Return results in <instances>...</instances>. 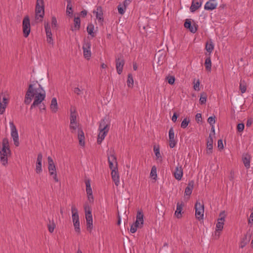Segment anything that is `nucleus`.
Returning <instances> with one entry per match:
<instances>
[{"label": "nucleus", "instance_id": "f257e3e1", "mask_svg": "<svg viewBox=\"0 0 253 253\" xmlns=\"http://www.w3.org/2000/svg\"><path fill=\"white\" fill-rule=\"evenodd\" d=\"M45 91L41 85L37 83L30 84L26 92L24 102L26 104H30L32 99H34L31 109L38 106L44 100Z\"/></svg>", "mask_w": 253, "mask_h": 253}, {"label": "nucleus", "instance_id": "f03ea898", "mask_svg": "<svg viewBox=\"0 0 253 253\" xmlns=\"http://www.w3.org/2000/svg\"><path fill=\"white\" fill-rule=\"evenodd\" d=\"M11 155L8 140L4 138L0 144V162L2 166H5L8 164V158Z\"/></svg>", "mask_w": 253, "mask_h": 253}, {"label": "nucleus", "instance_id": "7ed1b4c3", "mask_svg": "<svg viewBox=\"0 0 253 253\" xmlns=\"http://www.w3.org/2000/svg\"><path fill=\"white\" fill-rule=\"evenodd\" d=\"M110 129V124L108 120L105 119H102L99 123L98 131L97 142L100 144L104 139Z\"/></svg>", "mask_w": 253, "mask_h": 253}, {"label": "nucleus", "instance_id": "20e7f679", "mask_svg": "<svg viewBox=\"0 0 253 253\" xmlns=\"http://www.w3.org/2000/svg\"><path fill=\"white\" fill-rule=\"evenodd\" d=\"M226 217V213L224 211L220 212L219 217L217 219L215 230L213 234V237L214 239H218L219 238L221 232L223 229Z\"/></svg>", "mask_w": 253, "mask_h": 253}, {"label": "nucleus", "instance_id": "39448f33", "mask_svg": "<svg viewBox=\"0 0 253 253\" xmlns=\"http://www.w3.org/2000/svg\"><path fill=\"white\" fill-rule=\"evenodd\" d=\"M44 15V1L43 0H37L35 8V20L36 21V22H42Z\"/></svg>", "mask_w": 253, "mask_h": 253}, {"label": "nucleus", "instance_id": "423d86ee", "mask_svg": "<svg viewBox=\"0 0 253 253\" xmlns=\"http://www.w3.org/2000/svg\"><path fill=\"white\" fill-rule=\"evenodd\" d=\"M47 169L50 176L55 182H58L59 179L57 175V168L53 160L50 156L47 157Z\"/></svg>", "mask_w": 253, "mask_h": 253}, {"label": "nucleus", "instance_id": "0eeeda50", "mask_svg": "<svg viewBox=\"0 0 253 253\" xmlns=\"http://www.w3.org/2000/svg\"><path fill=\"white\" fill-rule=\"evenodd\" d=\"M144 215L143 213L139 211L137 213L136 219L135 222L131 225L130 231L132 233H134L137 231L138 228H141L144 223Z\"/></svg>", "mask_w": 253, "mask_h": 253}, {"label": "nucleus", "instance_id": "6e6552de", "mask_svg": "<svg viewBox=\"0 0 253 253\" xmlns=\"http://www.w3.org/2000/svg\"><path fill=\"white\" fill-rule=\"evenodd\" d=\"M9 126L10 129V135L14 142V144L16 146L19 145V135L18 131L12 121L9 122Z\"/></svg>", "mask_w": 253, "mask_h": 253}, {"label": "nucleus", "instance_id": "1a4fd4ad", "mask_svg": "<svg viewBox=\"0 0 253 253\" xmlns=\"http://www.w3.org/2000/svg\"><path fill=\"white\" fill-rule=\"evenodd\" d=\"M22 31L23 36L27 38L31 32V24L30 18L28 16L24 17L22 21Z\"/></svg>", "mask_w": 253, "mask_h": 253}, {"label": "nucleus", "instance_id": "9d476101", "mask_svg": "<svg viewBox=\"0 0 253 253\" xmlns=\"http://www.w3.org/2000/svg\"><path fill=\"white\" fill-rule=\"evenodd\" d=\"M91 42L89 41H84L83 44V55L86 60H89L91 56Z\"/></svg>", "mask_w": 253, "mask_h": 253}, {"label": "nucleus", "instance_id": "9b49d317", "mask_svg": "<svg viewBox=\"0 0 253 253\" xmlns=\"http://www.w3.org/2000/svg\"><path fill=\"white\" fill-rule=\"evenodd\" d=\"M44 29L46 34V42L49 44L53 46L54 45V41L49 23L46 22L44 23Z\"/></svg>", "mask_w": 253, "mask_h": 253}, {"label": "nucleus", "instance_id": "f8f14e48", "mask_svg": "<svg viewBox=\"0 0 253 253\" xmlns=\"http://www.w3.org/2000/svg\"><path fill=\"white\" fill-rule=\"evenodd\" d=\"M195 216L199 220L203 219L204 213V206L202 203L197 202L195 205Z\"/></svg>", "mask_w": 253, "mask_h": 253}, {"label": "nucleus", "instance_id": "ddd939ff", "mask_svg": "<svg viewBox=\"0 0 253 253\" xmlns=\"http://www.w3.org/2000/svg\"><path fill=\"white\" fill-rule=\"evenodd\" d=\"M85 184L87 200L90 203H93L94 202V197L91 187L90 179H88L85 180Z\"/></svg>", "mask_w": 253, "mask_h": 253}, {"label": "nucleus", "instance_id": "4468645a", "mask_svg": "<svg viewBox=\"0 0 253 253\" xmlns=\"http://www.w3.org/2000/svg\"><path fill=\"white\" fill-rule=\"evenodd\" d=\"M92 13L95 15L96 19L98 21V23L102 24L104 21V15L102 7L97 6L93 10Z\"/></svg>", "mask_w": 253, "mask_h": 253}, {"label": "nucleus", "instance_id": "2eb2a0df", "mask_svg": "<svg viewBox=\"0 0 253 253\" xmlns=\"http://www.w3.org/2000/svg\"><path fill=\"white\" fill-rule=\"evenodd\" d=\"M43 157L41 153L38 154L37 161L35 164V172L37 174H41L42 172V163Z\"/></svg>", "mask_w": 253, "mask_h": 253}, {"label": "nucleus", "instance_id": "dca6fc26", "mask_svg": "<svg viewBox=\"0 0 253 253\" xmlns=\"http://www.w3.org/2000/svg\"><path fill=\"white\" fill-rule=\"evenodd\" d=\"M108 161L110 169L112 170L118 169V163L115 155L111 154L108 156Z\"/></svg>", "mask_w": 253, "mask_h": 253}, {"label": "nucleus", "instance_id": "f3484780", "mask_svg": "<svg viewBox=\"0 0 253 253\" xmlns=\"http://www.w3.org/2000/svg\"><path fill=\"white\" fill-rule=\"evenodd\" d=\"M184 27L193 34L195 33L197 31V25L195 23H192L190 19H186L184 23Z\"/></svg>", "mask_w": 253, "mask_h": 253}, {"label": "nucleus", "instance_id": "a211bd4d", "mask_svg": "<svg viewBox=\"0 0 253 253\" xmlns=\"http://www.w3.org/2000/svg\"><path fill=\"white\" fill-rule=\"evenodd\" d=\"M194 182L192 180L189 182L187 186L186 187L184 191V198L186 199H189L192 192L194 187Z\"/></svg>", "mask_w": 253, "mask_h": 253}, {"label": "nucleus", "instance_id": "6ab92c4d", "mask_svg": "<svg viewBox=\"0 0 253 253\" xmlns=\"http://www.w3.org/2000/svg\"><path fill=\"white\" fill-rule=\"evenodd\" d=\"M8 99L4 96L2 98L0 96V114H2L5 110V108L8 104Z\"/></svg>", "mask_w": 253, "mask_h": 253}, {"label": "nucleus", "instance_id": "aec40b11", "mask_svg": "<svg viewBox=\"0 0 253 253\" xmlns=\"http://www.w3.org/2000/svg\"><path fill=\"white\" fill-rule=\"evenodd\" d=\"M49 109L52 113H56L58 112L59 106L57 103L56 98L53 97L51 99V102L49 105Z\"/></svg>", "mask_w": 253, "mask_h": 253}, {"label": "nucleus", "instance_id": "412c9836", "mask_svg": "<svg viewBox=\"0 0 253 253\" xmlns=\"http://www.w3.org/2000/svg\"><path fill=\"white\" fill-rule=\"evenodd\" d=\"M183 169L181 166H177L173 172V175L176 179L180 180L183 176Z\"/></svg>", "mask_w": 253, "mask_h": 253}, {"label": "nucleus", "instance_id": "4be33fe9", "mask_svg": "<svg viewBox=\"0 0 253 253\" xmlns=\"http://www.w3.org/2000/svg\"><path fill=\"white\" fill-rule=\"evenodd\" d=\"M78 139L79 145L82 147H84L85 144L84 134V131L81 129H78Z\"/></svg>", "mask_w": 253, "mask_h": 253}, {"label": "nucleus", "instance_id": "5701e85b", "mask_svg": "<svg viewBox=\"0 0 253 253\" xmlns=\"http://www.w3.org/2000/svg\"><path fill=\"white\" fill-rule=\"evenodd\" d=\"M217 3L215 0H209L204 6V8L207 10H212L216 8Z\"/></svg>", "mask_w": 253, "mask_h": 253}, {"label": "nucleus", "instance_id": "b1692460", "mask_svg": "<svg viewBox=\"0 0 253 253\" xmlns=\"http://www.w3.org/2000/svg\"><path fill=\"white\" fill-rule=\"evenodd\" d=\"M71 212L73 223L80 222L78 211L75 206H72Z\"/></svg>", "mask_w": 253, "mask_h": 253}, {"label": "nucleus", "instance_id": "393cba45", "mask_svg": "<svg viewBox=\"0 0 253 253\" xmlns=\"http://www.w3.org/2000/svg\"><path fill=\"white\" fill-rule=\"evenodd\" d=\"M111 177L116 186H118L120 184V175L118 169L111 171Z\"/></svg>", "mask_w": 253, "mask_h": 253}, {"label": "nucleus", "instance_id": "a878e982", "mask_svg": "<svg viewBox=\"0 0 253 253\" xmlns=\"http://www.w3.org/2000/svg\"><path fill=\"white\" fill-rule=\"evenodd\" d=\"M84 210L85 214V219L86 221H90L92 220V216L91 214V211L90 207L88 204H85L84 206Z\"/></svg>", "mask_w": 253, "mask_h": 253}, {"label": "nucleus", "instance_id": "bb28decb", "mask_svg": "<svg viewBox=\"0 0 253 253\" xmlns=\"http://www.w3.org/2000/svg\"><path fill=\"white\" fill-rule=\"evenodd\" d=\"M202 4V0H193L190 6V10L193 12L200 8Z\"/></svg>", "mask_w": 253, "mask_h": 253}, {"label": "nucleus", "instance_id": "cd10ccee", "mask_svg": "<svg viewBox=\"0 0 253 253\" xmlns=\"http://www.w3.org/2000/svg\"><path fill=\"white\" fill-rule=\"evenodd\" d=\"M183 207L182 202L177 203L176 205V210L175 211L174 215L177 218H180L182 217V211Z\"/></svg>", "mask_w": 253, "mask_h": 253}, {"label": "nucleus", "instance_id": "c85d7f7f", "mask_svg": "<svg viewBox=\"0 0 253 253\" xmlns=\"http://www.w3.org/2000/svg\"><path fill=\"white\" fill-rule=\"evenodd\" d=\"M124 65V61L121 59H118L116 60V69L117 73L121 74L123 71V67Z\"/></svg>", "mask_w": 253, "mask_h": 253}, {"label": "nucleus", "instance_id": "c756f323", "mask_svg": "<svg viewBox=\"0 0 253 253\" xmlns=\"http://www.w3.org/2000/svg\"><path fill=\"white\" fill-rule=\"evenodd\" d=\"M153 150L156 157V160L160 162L162 161V155L160 153V146L159 145H155L153 147Z\"/></svg>", "mask_w": 253, "mask_h": 253}, {"label": "nucleus", "instance_id": "7c9ffc66", "mask_svg": "<svg viewBox=\"0 0 253 253\" xmlns=\"http://www.w3.org/2000/svg\"><path fill=\"white\" fill-rule=\"evenodd\" d=\"M243 162L246 169H248L250 167L251 156L248 154H244L242 158Z\"/></svg>", "mask_w": 253, "mask_h": 253}, {"label": "nucleus", "instance_id": "2f4dec72", "mask_svg": "<svg viewBox=\"0 0 253 253\" xmlns=\"http://www.w3.org/2000/svg\"><path fill=\"white\" fill-rule=\"evenodd\" d=\"M74 25L72 28L73 31L79 30L81 26V20L79 17H75L74 19Z\"/></svg>", "mask_w": 253, "mask_h": 253}, {"label": "nucleus", "instance_id": "473e14b6", "mask_svg": "<svg viewBox=\"0 0 253 253\" xmlns=\"http://www.w3.org/2000/svg\"><path fill=\"white\" fill-rule=\"evenodd\" d=\"M212 144H213V138L211 134L210 135L207 141V153L211 154L212 152Z\"/></svg>", "mask_w": 253, "mask_h": 253}, {"label": "nucleus", "instance_id": "72a5a7b5", "mask_svg": "<svg viewBox=\"0 0 253 253\" xmlns=\"http://www.w3.org/2000/svg\"><path fill=\"white\" fill-rule=\"evenodd\" d=\"M87 32L92 37L95 36V32L94 31V26L93 24L90 23L87 26Z\"/></svg>", "mask_w": 253, "mask_h": 253}, {"label": "nucleus", "instance_id": "f704fd0d", "mask_svg": "<svg viewBox=\"0 0 253 253\" xmlns=\"http://www.w3.org/2000/svg\"><path fill=\"white\" fill-rule=\"evenodd\" d=\"M205 49L209 53V54L212 52L214 49V44L211 40L206 42Z\"/></svg>", "mask_w": 253, "mask_h": 253}, {"label": "nucleus", "instance_id": "c9c22d12", "mask_svg": "<svg viewBox=\"0 0 253 253\" xmlns=\"http://www.w3.org/2000/svg\"><path fill=\"white\" fill-rule=\"evenodd\" d=\"M66 13L67 15L71 17L73 15V8L72 5L70 0H68L67 2V5L66 10Z\"/></svg>", "mask_w": 253, "mask_h": 253}, {"label": "nucleus", "instance_id": "e433bc0d", "mask_svg": "<svg viewBox=\"0 0 253 253\" xmlns=\"http://www.w3.org/2000/svg\"><path fill=\"white\" fill-rule=\"evenodd\" d=\"M70 129L72 133L75 132L77 129H80L77 121L70 122Z\"/></svg>", "mask_w": 253, "mask_h": 253}, {"label": "nucleus", "instance_id": "4c0bfd02", "mask_svg": "<svg viewBox=\"0 0 253 253\" xmlns=\"http://www.w3.org/2000/svg\"><path fill=\"white\" fill-rule=\"evenodd\" d=\"M150 177L155 180L157 179V168L155 166H153L152 167Z\"/></svg>", "mask_w": 253, "mask_h": 253}, {"label": "nucleus", "instance_id": "58836bf2", "mask_svg": "<svg viewBox=\"0 0 253 253\" xmlns=\"http://www.w3.org/2000/svg\"><path fill=\"white\" fill-rule=\"evenodd\" d=\"M78 116V113L76 111L75 109L72 108L71 109L70 114V122L77 121V118Z\"/></svg>", "mask_w": 253, "mask_h": 253}, {"label": "nucleus", "instance_id": "ea45409f", "mask_svg": "<svg viewBox=\"0 0 253 253\" xmlns=\"http://www.w3.org/2000/svg\"><path fill=\"white\" fill-rule=\"evenodd\" d=\"M205 64L206 70L208 71H211V61L210 56L206 58Z\"/></svg>", "mask_w": 253, "mask_h": 253}, {"label": "nucleus", "instance_id": "a19ab883", "mask_svg": "<svg viewBox=\"0 0 253 253\" xmlns=\"http://www.w3.org/2000/svg\"><path fill=\"white\" fill-rule=\"evenodd\" d=\"M127 7L123 4L122 3H120L118 6V10L119 14L123 15Z\"/></svg>", "mask_w": 253, "mask_h": 253}, {"label": "nucleus", "instance_id": "79ce46f5", "mask_svg": "<svg viewBox=\"0 0 253 253\" xmlns=\"http://www.w3.org/2000/svg\"><path fill=\"white\" fill-rule=\"evenodd\" d=\"M56 227V224L53 220L49 221V223L47 224V228L50 233H53Z\"/></svg>", "mask_w": 253, "mask_h": 253}, {"label": "nucleus", "instance_id": "37998d69", "mask_svg": "<svg viewBox=\"0 0 253 253\" xmlns=\"http://www.w3.org/2000/svg\"><path fill=\"white\" fill-rule=\"evenodd\" d=\"M127 85L129 87H132L133 86V79L132 75L131 74H128L127 80Z\"/></svg>", "mask_w": 253, "mask_h": 253}, {"label": "nucleus", "instance_id": "c03bdc74", "mask_svg": "<svg viewBox=\"0 0 253 253\" xmlns=\"http://www.w3.org/2000/svg\"><path fill=\"white\" fill-rule=\"evenodd\" d=\"M207 99V95L205 93H202L201 94L200 98V103L201 104H205L206 103Z\"/></svg>", "mask_w": 253, "mask_h": 253}, {"label": "nucleus", "instance_id": "a18cd8bd", "mask_svg": "<svg viewBox=\"0 0 253 253\" xmlns=\"http://www.w3.org/2000/svg\"><path fill=\"white\" fill-rule=\"evenodd\" d=\"M73 223V225H74V229H75V232L77 233H78V234H80V232H81V228H80V222H74V223Z\"/></svg>", "mask_w": 253, "mask_h": 253}, {"label": "nucleus", "instance_id": "49530a36", "mask_svg": "<svg viewBox=\"0 0 253 253\" xmlns=\"http://www.w3.org/2000/svg\"><path fill=\"white\" fill-rule=\"evenodd\" d=\"M189 122H190V121L188 119H187V118L184 119L181 122V127L183 128H186L188 126V125L189 123Z\"/></svg>", "mask_w": 253, "mask_h": 253}, {"label": "nucleus", "instance_id": "de8ad7c7", "mask_svg": "<svg viewBox=\"0 0 253 253\" xmlns=\"http://www.w3.org/2000/svg\"><path fill=\"white\" fill-rule=\"evenodd\" d=\"M215 116H211L208 119V122L209 123L210 126L214 125L215 123Z\"/></svg>", "mask_w": 253, "mask_h": 253}, {"label": "nucleus", "instance_id": "09e8293b", "mask_svg": "<svg viewBox=\"0 0 253 253\" xmlns=\"http://www.w3.org/2000/svg\"><path fill=\"white\" fill-rule=\"evenodd\" d=\"M240 89L242 93H244L246 91V86L244 82H241L240 84Z\"/></svg>", "mask_w": 253, "mask_h": 253}, {"label": "nucleus", "instance_id": "8fccbe9b", "mask_svg": "<svg viewBox=\"0 0 253 253\" xmlns=\"http://www.w3.org/2000/svg\"><path fill=\"white\" fill-rule=\"evenodd\" d=\"M51 27L52 28H55L57 27V22L55 16H52L51 18Z\"/></svg>", "mask_w": 253, "mask_h": 253}, {"label": "nucleus", "instance_id": "3c124183", "mask_svg": "<svg viewBox=\"0 0 253 253\" xmlns=\"http://www.w3.org/2000/svg\"><path fill=\"white\" fill-rule=\"evenodd\" d=\"M169 139H174L175 134L173 128L171 127L169 132Z\"/></svg>", "mask_w": 253, "mask_h": 253}, {"label": "nucleus", "instance_id": "603ef678", "mask_svg": "<svg viewBox=\"0 0 253 253\" xmlns=\"http://www.w3.org/2000/svg\"><path fill=\"white\" fill-rule=\"evenodd\" d=\"M245 125L243 123L238 124L237 126V130L239 132H242L244 130Z\"/></svg>", "mask_w": 253, "mask_h": 253}, {"label": "nucleus", "instance_id": "864d4df0", "mask_svg": "<svg viewBox=\"0 0 253 253\" xmlns=\"http://www.w3.org/2000/svg\"><path fill=\"white\" fill-rule=\"evenodd\" d=\"M168 83L170 84H173L175 82V78L172 76H169L167 78Z\"/></svg>", "mask_w": 253, "mask_h": 253}, {"label": "nucleus", "instance_id": "5fc2aeb1", "mask_svg": "<svg viewBox=\"0 0 253 253\" xmlns=\"http://www.w3.org/2000/svg\"><path fill=\"white\" fill-rule=\"evenodd\" d=\"M176 144L175 139H169V145L171 148H174Z\"/></svg>", "mask_w": 253, "mask_h": 253}, {"label": "nucleus", "instance_id": "6e6d98bb", "mask_svg": "<svg viewBox=\"0 0 253 253\" xmlns=\"http://www.w3.org/2000/svg\"><path fill=\"white\" fill-rule=\"evenodd\" d=\"M194 89L196 91L200 90V81L198 80L196 82L194 83Z\"/></svg>", "mask_w": 253, "mask_h": 253}, {"label": "nucleus", "instance_id": "4d7b16f0", "mask_svg": "<svg viewBox=\"0 0 253 253\" xmlns=\"http://www.w3.org/2000/svg\"><path fill=\"white\" fill-rule=\"evenodd\" d=\"M247 244V242L246 241V239H243V240H242L240 243H239V247L240 248H244L246 245Z\"/></svg>", "mask_w": 253, "mask_h": 253}, {"label": "nucleus", "instance_id": "13d9d810", "mask_svg": "<svg viewBox=\"0 0 253 253\" xmlns=\"http://www.w3.org/2000/svg\"><path fill=\"white\" fill-rule=\"evenodd\" d=\"M86 227L87 229L91 230L93 228V220L86 221Z\"/></svg>", "mask_w": 253, "mask_h": 253}, {"label": "nucleus", "instance_id": "bf43d9fd", "mask_svg": "<svg viewBox=\"0 0 253 253\" xmlns=\"http://www.w3.org/2000/svg\"><path fill=\"white\" fill-rule=\"evenodd\" d=\"M217 146L219 149H222L224 148L223 141L221 139H219L217 141Z\"/></svg>", "mask_w": 253, "mask_h": 253}, {"label": "nucleus", "instance_id": "052dcab7", "mask_svg": "<svg viewBox=\"0 0 253 253\" xmlns=\"http://www.w3.org/2000/svg\"><path fill=\"white\" fill-rule=\"evenodd\" d=\"M196 120L197 122H200L202 121V115L200 113H197L195 116Z\"/></svg>", "mask_w": 253, "mask_h": 253}, {"label": "nucleus", "instance_id": "680f3d73", "mask_svg": "<svg viewBox=\"0 0 253 253\" xmlns=\"http://www.w3.org/2000/svg\"><path fill=\"white\" fill-rule=\"evenodd\" d=\"M253 119H248L246 123V126L248 127H250L252 124H253Z\"/></svg>", "mask_w": 253, "mask_h": 253}, {"label": "nucleus", "instance_id": "e2e57ef3", "mask_svg": "<svg viewBox=\"0 0 253 253\" xmlns=\"http://www.w3.org/2000/svg\"><path fill=\"white\" fill-rule=\"evenodd\" d=\"M87 12L86 10H82L80 13V16L84 17L86 16Z\"/></svg>", "mask_w": 253, "mask_h": 253}, {"label": "nucleus", "instance_id": "0e129e2a", "mask_svg": "<svg viewBox=\"0 0 253 253\" xmlns=\"http://www.w3.org/2000/svg\"><path fill=\"white\" fill-rule=\"evenodd\" d=\"M132 0H125L122 3L123 4H124L126 7L128 6V5L130 3Z\"/></svg>", "mask_w": 253, "mask_h": 253}, {"label": "nucleus", "instance_id": "69168bd1", "mask_svg": "<svg viewBox=\"0 0 253 253\" xmlns=\"http://www.w3.org/2000/svg\"><path fill=\"white\" fill-rule=\"evenodd\" d=\"M177 115L176 114V113H174L172 117V118H171L172 121L173 122H175L177 120Z\"/></svg>", "mask_w": 253, "mask_h": 253}, {"label": "nucleus", "instance_id": "338daca9", "mask_svg": "<svg viewBox=\"0 0 253 253\" xmlns=\"http://www.w3.org/2000/svg\"><path fill=\"white\" fill-rule=\"evenodd\" d=\"M74 91L75 93L79 94L81 91V89L78 87H76L74 89Z\"/></svg>", "mask_w": 253, "mask_h": 253}, {"label": "nucleus", "instance_id": "774afa93", "mask_svg": "<svg viewBox=\"0 0 253 253\" xmlns=\"http://www.w3.org/2000/svg\"><path fill=\"white\" fill-rule=\"evenodd\" d=\"M101 67L102 69H106L107 67V65L103 63L101 64Z\"/></svg>", "mask_w": 253, "mask_h": 253}]
</instances>
